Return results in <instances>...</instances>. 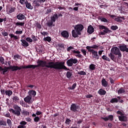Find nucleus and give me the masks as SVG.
I'll return each mask as SVG.
<instances>
[{
  "instance_id": "obj_1",
  "label": "nucleus",
  "mask_w": 128,
  "mask_h": 128,
  "mask_svg": "<svg viewBox=\"0 0 128 128\" xmlns=\"http://www.w3.org/2000/svg\"><path fill=\"white\" fill-rule=\"evenodd\" d=\"M37 65L29 64L27 66H10L8 67H5L3 68L2 74H6V73L8 70H11L12 72H16V70H20L22 68H32L34 70L36 68H38L42 66V68H54L55 70V62H46V61H44L42 60H38L37 62Z\"/></svg>"
},
{
  "instance_id": "obj_2",
  "label": "nucleus",
  "mask_w": 128,
  "mask_h": 128,
  "mask_svg": "<svg viewBox=\"0 0 128 128\" xmlns=\"http://www.w3.org/2000/svg\"><path fill=\"white\" fill-rule=\"evenodd\" d=\"M84 26L82 24L76 25L74 27L75 30H72V36H73V38H78V36H80L82 34L81 32L84 30Z\"/></svg>"
},
{
  "instance_id": "obj_3",
  "label": "nucleus",
  "mask_w": 128,
  "mask_h": 128,
  "mask_svg": "<svg viewBox=\"0 0 128 128\" xmlns=\"http://www.w3.org/2000/svg\"><path fill=\"white\" fill-rule=\"evenodd\" d=\"M114 54H116V56H118V58H122V54L120 53V48L118 47H114L111 49V52L108 54L109 58H111L112 60L114 61L115 56Z\"/></svg>"
},
{
  "instance_id": "obj_4",
  "label": "nucleus",
  "mask_w": 128,
  "mask_h": 128,
  "mask_svg": "<svg viewBox=\"0 0 128 128\" xmlns=\"http://www.w3.org/2000/svg\"><path fill=\"white\" fill-rule=\"evenodd\" d=\"M13 108L15 110L12 108H10L9 112H12L14 114L17 116H20V112H22L20 107L18 105H14Z\"/></svg>"
},
{
  "instance_id": "obj_5",
  "label": "nucleus",
  "mask_w": 128,
  "mask_h": 128,
  "mask_svg": "<svg viewBox=\"0 0 128 128\" xmlns=\"http://www.w3.org/2000/svg\"><path fill=\"white\" fill-rule=\"evenodd\" d=\"M78 63V59L70 58L66 62V64L68 66H72L73 64H76Z\"/></svg>"
},
{
  "instance_id": "obj_6",
  "label": "nucleus",
  "mask_w": 128,
  "mask_h": 128,
  "mask_svg": "<svg viewBox=\"0 0 128 128\" xmlns=\"http://www.w3.org/2000/svg\"><path fill=\"white\" fill-rule=\"evenodd\" d=\"M78 108H80V106H76V104H72L71 105L70 110H72V112H77Z\"/></svg>"
},
{
  "instance_id": "obj_7",
  "label": "nucleus",
  "mask_w": 128,
  "mask_h": 128,
  "mask_svg": "<svg viewBox=\"0 0 128 128\" xmlns=\"http://www.w3.org/2000/svg\"><path fill=\"white\" fill-rule=\"evenodd\" d=\"M90 52H92L93 55V58H96V60H98L100 58V56L98 54V52L95 51L94 50H90Z\"/></svg>"
},
{
  "instance_id": "obj_8",
  "label": "nucleus",
  "mask_w": 128,
  "mask_h": 128,
  "mask_svg": "<svg viewBox=\"0 0 128 128\" xmlns=\"http://www.w3.org/2000/svg\"><path fill=\"white\" fill-rule=\"evenodd\" d=\"M61 36L64 38H68V36H70V34H68V32L66 30H63L61 32Z\"/></svg>"
},
{
  "instance_id": "obj_9",
  "label": "nucleus",
  "mask_w": 128,
  "mask_h": 128,
  "mask_svg": "<svg viewBox=\"0 0 128 128\" xmlns=\"http://www.w3.org/2000/svg\"><path fill=\"white\" fill-rule=\"evenodd\" d=\"M102 120H104L105 122H108V120H110L111 122H112L114 120V116L112 115H109L107 117H102Z\"/></svg>"
},
{
  "instance_id": "obj_10",
  "label": "nucleus",
  "mask_w": 128,
  "mask_h": 128,
  "mask_svg": "<svg viewBox=\"0 0 128 128\" xmlns=\"http://www.w3.org/2000/svg\"><path fill=\"white\" fill-rule=\"evenodd\" d=\"M99 46H98L96 44H94L92 46H87L86 47V48L88 50V52L90 50H98ZM91 48H94V49H91Z\"/></svg>"
},
{
  "instance_id": "obj_11",
  "label": "nucleus",
  "mask_w": 128,
  "mask_h": 128,
  "mask_svg": "<svg viewBox=\"0 0 128 128\" xmlns=\"http://www.w3.org/2000/svg\"><path fill=\"white\" fill-rule=\"evenodd\" d=\"M99 28L100 30H104V32L105 34H108V32H110L108 28H106L105 26H104L102 25L99 26Z\"/></svg>"
},
{
  "instance_id": "obj_12",
  "label": "nucleus",
  "mask_w": 128,
  "mask_h": 128,
  "mask_svg": "<svg viewBox=\"0 0 128 128\" xmlns=\"http://www.w3.org/2000/svg\"><path fill=\"white\" fill-rule=\"evenodd\" d=\"M32 97L30 96H27L26 98H24V102H27V104H32Z\"/></svg>"
},
{
  "instance_id": "obj_13",
  "label": "nucleus",
  "mask_w": 128,
  "mask_h": 128,
  "mask_svg": "<svg viewBox=\"0 0 128 128\" xmlns=\"http://www.w3.org/2000/svg\"><path fill=\"white\" fill-rule=\"evenodd\" d=\"M120 49L121 52H128V48L126 47V45L120 46Z\"/></svg>"
},
{
  "instance_id": "obj_14",
  "label": "nucleus",
  "mask_w": 128,
  "mask_h": 128,
  "mask_svg": "<svg viewBox=\"0 0 128 128\" xmlns=\"http://www.w3.org/2000/svg\"><path fill=\"white\" fill-rule=\"evenodd\" d=\"M58 18V14H54L52 16L50 17L51 22H56V20Z\"/></svg>"
},
{
  "instance_id": "obj_15",
  "label": "nucleus",
  "mask_w": 128,
  "mask_h": 128,
  "mask_svg": "<svg viewBox=\"0 0 128 128\" xmlns=\"http://www.w3.org/2000/svg\"><path fill=\"white\" fill-rule=\"evenodd\" d=\"M87 32L88 34H92L94 32V27L92 26H89L87 30Z\"/></svg>"
},
{
  "instance_id": "obj_16",
  "label": "nucleus",
  "mask_w": 128,
  "mask_h": 128,
  "mask_svg": "<svg viewBox=\"0 0 128 128\" xmlns=\"http://www.w3.org/2000/svg\"><path fill=\"white\" fill-rule=\"evenodd\" d=\"M122 20H125L124 16H117L115 18L114 20L117 22H122Z\"/></svg>"
},
{
  "instance_id": "obj_17",
  "label": "nucleus",
  "mask_w": 128,
  "mask_h": 128,
  "mask_svg": "<svg viewBox=\"0 0 128 128\" xmlns=\"http://www.w3.org/2000/svg\"><path fill=\"white\" fill-rule=\"evenodd\" d=\"M24 4L26 6V8L28 10H32V8H34V7H32V4L28 2V0H26V2H24Z\"/></svg>"
},
{
  "instance_id": "obj_18",
  "label": "nucleus",
  "mask_w": 128,
  "mask_h": 128,
  "mask_svg": "<svg viewBox=\"0 0 128 128\" xmlns=\"http://www.w3.org/2000/svg\"><path fill=\"white\" fill-rule=\"evenodd\" d=\"M28 96H33L34 97L36 96V92L34 90H30L28 92Z\"/></svg>"
},
{
  "instance_id": "obj_19",
  "label": "nucleus",
  "mask_w": 128,
  "mask_h": 128,
  "mask_svg": "<svg viewBox=\"0 0 128 128\" xmlns=\"http://www.w3.org/2000/svg\"><path fill=\"white\" fill-rule=\"evenodd\" d=\"M20 42H22V46H24L25 48H28L30 44L28 43L24 40H21Z\"/></svg>"
},
{
  "instance_id": "obj_20",
  "label": "nucleus",
  "mask_w": 128,
  "mask_h": 128,
  "mask_svg": "<svg viewBox=\"0 0 128 128\" xmlns=\"http://www.w3.org/2000/svg\"><path fill=\"white\" fill-rule=\"evenodd\" d=\"M118 120L120 122H126V116H124V115H122L121 116H118Z\"/></svg>"
},
{
  "instance_id": "obj_21",
  "label": "nucleus",
  "mask_w": 128,
  "mask_h": 128,
  "mask_svg": "<svg viewBox=\"0 0 128 128\" xmlns=\"http://www.w3.org/2000/svg\"><path fill=\"white\" fill-rule=\"evenodd\" d=\"M16 18L18 20H22L26 18V16L23 14H19L17 15Z\"/></svg>"
},
{
  "instance_id": "obj_22",
  "label": "nucleus",
  "mask_w": 128,
  "mask_h": 128,
  "mask_svg": "<svg viewBox=\"0 0 128 128\" xmlns=\"http://www.w3.org/2000/svg\"><path fill=\"white\" fill-rule=\"evenodd\" d=\"M98 92L99 94H100V96H104V94H106V92L102 88L100 89Z\"/></svg>"
},
{
  "instance_id": "obj_23",
  "label": "nucleus",
  "mask_w": 128,
  "mask_h": 128,
  "mask_svg": "<svg viewBox=\"0 0 128 128\" xmlns=\"http://www.w3.org/2000/svg\"><path fill=\"white\" fill-rule=\"evenodd\" d=\"M102 86H104V88H106V86H108V82H106V79H102Z\"/></svg>"
},
{
  "instance_id": "obj_24",
  "label": "nucleus",
  "mask_w": 128,
  "mask_h": 128,
  "mask_svg": "<svg viewBox=\"0 0 128 128\" xmlns=\"http://www.w3.org/2000/svg\"><path fill=\"white\" fill-rule=\"evenodd\" d=\"M16 26H24V22H17L15 24Z\"/></svg>"
},
{
  "instance_id": "obj_25",
  "label": "nucleus",
  "mask_w": 128,
  "mask_h": 128,
  "mask_svg": "<svg viewBox=\"0 0 128 128\" xmlns=\"http://www.w3.org/2000/svg\"><path fill=\"white\" fill-rule=\"evenodd\" d=\"M5 94L6 96H10L12 94V91L10 90H7L5 92Z\"/></svg>"
},
{
  "instance_id": "obj_26",
  "label": "nucleus",
  "mask_w": 128,
  "mask_h": 128,
  "mask_svg": "<svg viewBox=\"0 0 128 128\" xmlns=\"http://www.w3.org/2000/svg\"><path fill=\"white\" fill-rule=\"evenodd\" d=\"M33 4H34L35 6H40V2H38V0H34Z\"/></svg>"
},
{
  "instance_id": "obj_27",
  "label": "nucleus",
  "mask_w": 128,
  "mask_h": 128,
  "mask_svg": "<svg viewBox=\"0 0 128 128\" xmlns=\"http://www.w3.org/2000/svg\"><path fill=\"white\" fill-rule=\"evenodd\" d=\"M118 102V100L116 98H112L110 101V102H111V104H114V102Z\"/></svg>"
},
{
  "instance_id": "obj_28",
  "label": "nucleus",
  "mask_w": 128,
  "mask_h": 128,
  "mask_svg": "<svg viewBox=\"0 0 128 128\" xmlns=\"http://www.w3.org/2000/svg\"><path fill=\"white\" fill-rule=\"evenodd\" d=\"M89 68H90L91 70H96V65H94V64H90Z\"/></svg>"
},
{
  "instance_id": "obj_29",
  "label": "nucleus",
  "mask_w": 128,
  "mask_h": 128,
  "mask_svg": "<svg viewBox=\"0 0 128 128\" xmlns=\"http://www.w3.org/2000/svg\"><path fill=\"white\" fill-rule=\"evenodd\" d=\"M44 40L45 42H52V38L50 36L44 38Z\"/></svg>"
},
{
  "instance_id": "obj_30",
  "label": "nucleus",
  "mask_w": 128,
  "mask_h": 128,
  "mask_svg": "<svg viewBox=\"0 0 128 128\" xmlns=\"http://www.w3.org/2000/svg\"><path fill=\"white\" fill-rule=\"evenodd\" d=\"M66 76L68 78H72V73L70 72H66Z\"/></svg>"
},
{
  "instance_id": "obj_31",
  "label": "nucleus",
  "mask_w": 128,
  "mask_h": 128,
  "mask_svg": "<svg viewBox=\"0 0 128 128\" xmlns=\"http://www.w3.org/2000/svg\"><path fill=\"white\" fill-rule=\"evenodd\" d=\"M10 36L11 38H14L15 40H18V36H14V34H10Z\"/></svg>"
},
{
  "instance_id": "obj_32",
  "label": "nucleus",
  "mask_w": 128,
  "mask_h": 128,
  "mask_svg": "<svg viewBox=\"0 0 128 128\" xmlns=\"http://www.w3.org/2000/svg\"><path fill=\"white\" fill-rule=\"evenodd\" d=\"M0 126H6V122L4 120H0Z\"/></svg>"
},
{
  "instance_id": "obj_33",
  "label": "nucleus",
  "mask_w": 128,
  "mask_h": 128,
  "mask_svg": "<svg viewBox=\"0 0 128 128\" xmlns=\"http://www.w3.org/2000/svg\"><path fill=\"white\" fill-rule=\"evenodd\" d=\"M102 58L104 60H107L108 62H110V58H108L106 56L104 55L103 56H102Z\"/></svg>"
},
{
  "instance_id": "obj_34",
  "label": "nucleus",
  "mask_w": 128,
  "mask_h": 128,
  "mask_svg": "<svg viewBox=\"0 0 128 128\" xmlns=\"http://www.w3.org/2000/svg\"><path fill=\"white\" fill-rule=\"evenodd\" d=\"M47 26L49 27L54 26V22L52 20L47 23Z\"/></svg>"
},
{
  "instance_id": "obj_35",
  "label": "nucleus",
  "mask_w": 128,
  "mask_h": 128,
  "mask_svg": "<svg viewBox=\"0 0 128 128\" xmlns=\"http://www.w3.org/2000/svg\"><path fill=\"white\" fill-rule=\"evenodd\" d=\"M6 122H7L8 126H10V128H12V120L10 119H7Z\"/></svg>"
},
{
  "instance_id": "obj_36",
  "label": "nucleus",
  "mask_w": 128,
  "mask_h": 128,
  "mask_svg": "<svg viewBox=\"0 0 128 128\" xmlns=\"http://www.w3.org/2000/svg\"><path fill=\"white\" fill-rule=\"evenodd\" d=\"M78 74H80V76H86V73L84 72V71H80L78 72Z\"/></svg>"
},
{
  "instance_id": "obj_37",
  "label": "nucleus",
  "mask_w": 128,
  "mask_h": 128,
  "mask_svg": "<svg viewBox=\"0 0 128 128\" xmlns=\"http://www.w3.org/2000/svg\"><path fill=\"white\" fill-rule=\"evenodd\" d=\"M125 90L124 88H121L118 92V94H124L125 92Z\"/></svg>"
},
{
  "instance_id": "obj_38",
  "label": "nucleus",
  "mask_w": 128,
  "mask_h": 128,
  "mask_svg": "<svg viewBox=\"0 0 128 128\" xmlns=\"http://www.w3.org/2000/svg\"><path fill=\"white\" fill-rule=\"evenodd\" d=\"M76 88V83H74L72 84V86L69 87V90H74Z\"/></svg>"
},
{
  "instance_id": "obj_39",
  "label": "nucleus",
  "mask_w": 128,
  "mask_h": 128,
  "mask_svg": "<svg viewBox=\"0 0 128 128\" xmlns=\"http://www.w3.org/2000/svg\"><path fill=\"white\" fill-rule=\"evenodd\" d=\"M110 28L112 30H116L118 28V27L116 26H111Z\"/></svg>"
},
{
  "instance_id": "obj_40",
  "label": "nucleus",
  "mask_w": 128,
  "mask_h": 128,
  "mask_svg": "<svg viewBox=\"0 0 128 128\" xmlns=\"http://www.w3.org/2000/svg\"><path fill=\"white\" fill-rule=\"evenodd\" d=\"M22 114L24 115V116H30V112L26 111V110H24L22 112Z\"/></svg>"
},
{
  "instance_id": "obj_41",
  "label": "nucleus",
  "mask_w": 128,
  "mask_h": 128,
  "mask_svg": "<svg viewBox=\"0 0 128 128\" xmlns=\"http://www.w3.org/2000/svg\"><path fill=\"white\" fill-rule=\"evenodd\" d=\"M14 102H18L20 100V98L18 96H14L12 98Z\"/></svg>"
},
{
  "instance_id": "obj_42",
  "label": "nucleus",
  "mask_w": 128,
  "mask_h": 128,
  "mask_svg": "<svg viewBox=\"0 0 128 128\" xmlns=\"http://www.w3.org/2000/svg\"><path fill=\"white\" fill-rule=\"evenodd\" d=\"M0 62L2 64H4V58L2 56H0Z\"/></svg>"
},
{
  "instance_id": "obj_43",
  "label": "nucleus",
  "mask_w": 128,
  "mask_h": 128,
  "mask_svg": "<svg viewBox=\"0 0 128 128\" xmlns=\"http://www.w3.org/2000/svg\"><path fill=\"white\" fill-rule=\"evenodd\" d=\"M15 10H16V8H12L10 9L8 12L9 14H12V12H14Z\"/></svg>"
},
{
  "instance_id": "obj_44",
  "label": "nucleus",
  "mask_w": 128,
  "mask_h": 128,
  "mask_svg": "<svg viewBox=\"0 0 128 128\" xmlns=\"http://www.w3.org/2000/svg\"><path fill=\"white\" fill-rule=\"evenodd\" d=\"M40 117L36 116L34 118V122H40Z\"/></svg>"
},
{
  "instance_id": "obj_45",
  "label": "nucleus",
  "mask_w": 128,
  "mask_h": 128,
  "mask_svg": "<svg viewBox=\"0 0 128 128\" xmlns=\"http://www.w3.org/2000/svg\"><path fill=\"white\" fill-rule=\"evenodd\" d=\"M100 20L102 22H108V20H106V18H100Z\"/></svg>"
},
{
  "instance_id": "obj_46",
  "label": "nucleus",
  "mask_w": 128,
  "mask_h": 128,
  "mask_svg": "<svg viewBox=\"0 0 128 128\" xmlns=\"http://www.w3.org/2000/svg\"><path fill=\"white\" fill-rule=\"evenodd\" d=\"M26 40V42H32V39L28 37Z\"/></svg>"
},
{
  "instance_id": "obj_47",
  "label": "nucleus",
  "mask_w": 128,
  "mask_h": 128,
  "mask_svg": "<svg viewBox=\"0 0 128 128\" xmlns=\"http://www.w3.org/2000/svg\"><path fill=\"white\" fill-rule=\"evenodd\" d=\"M116 114H120V116H124V112H122L120 111V110H118V111L116 112Z\"/></svg>"
},
{
  "instance_id": "obj_48",
  "label": "nucleus",
  "mask_w": 128,
  "mask_h": 128,
  "mask_svg": "<svg viewBox=\"0 0 128 128\" xmlns=\"http://www.w3.org/2000/svg\"><path fill=\"white\" fill-rule=\"evenodd\" d=\"M28 122H26V121H22L20 122V124L21 126H26Z\"/></svg>"
},
{
  "instance_id": "obj_49",
  "label": "nucleus",
  "mask_w": 128,
  "mask_h": 128,
  "mask_svg": "<svg viewBox=\"0 0 128 128\" xmlns=\"http://www.w3.org/2000/svg\"><path fill=\"white\" fill-rule=\"evenodd\" d=\"M81 52H82L84 56H86V51L84 49H82Z\"/></svg>"
},
{
  "instance_id": "obj_50",
  "label": "nucleus",
  "mask_w": 128,
  "mask_h": 128,
  "mask_svg": "<svg viewBox=\"0 0 128 128\" xmlns=\"http://www.w3.org/2000/svg\"><path fill=\"white\" fill-rule=\"evenodd\" d=\"M94 96H92V94H89L88 95L86 96V98H93Z\"/></svg>"
},
{
  "instance_id": "obj_51",
  "label": "nucleus",
  "mask_w": 128,
  "mask_h": 128,
  "mask_svg": "<svg viewBox=\"0 0 128 128\" xmlns=\"http://www.w3.org/2000/svg\"><path fill=\"white\" fill-rule=\"evenodd\" d=\"M75 56H76V58H82V56L80 53V54H75L74 55Z\"/></svg>"
},
{
  "instance_id": "obj_52",
  "label": "nucleus",
  "mask_w": 128,
  "mask_h": 128,
  "mask_svg": "<svg viewBox=\"0 0 128 128\" xmlns=\"http://www.w3.org/2000/svg\"><path fill=\"white\" fill-rule=\"evenodd\" d=\"M72 53L75 54H80V51H76V50H72Z\"/></svg>"
},
{
  "instance_id": "obj_53",
  "label": "nucleus",
  "mask_w": 128,
  "mask_h": 128,
  "mask_svg": "<svg viewBox=\"0 0 128 128\" xmlns=\"http://www.w3.org/2000/svg\"><path fill=\"white\" fill-rule=\"evenodd\" d=\"M16 34H22V30H17L16 32Z\"/></svg>"
},
{
  "instance_id": "obj_54",
  "label": "nucleus",
  "mask_w": 128,
  "mask_h": 128,
  "mask_svg": "<svg viewBox=\"0 0 128 128\" xmlns=\"http://www.w3.org/2000/svg\"><path fill=\"white\" fill-rule=\"evenodd\" d=\"M71 122L70 120L68 118L66 120L65 123L66 124H70V122Z\"/></svg>"
},
{
  "instance_id": "obj_55",
  "label": "nucleus",
  "mask_w": 128,
  "mask_h": 128,
  "mask_svg": "<svg viewBox=\"0 0 128 128\" xmlns=\"http://www.w3.org/2000/svg\"><path fill=\"white\" fill-rule=\"evenodd\" d=\"M4 116L6 118H10V112H7L6 114H4Z\"/></svg>"
},
{
  "instance_id": "obj_56",
  "label": "nucleus",
  "mask_w": 128,
  "mask_h": 128,
  "mask_svg": "<svg viewBox=\"0 0 128 128\" xmlns=\"http://www.w3.org/2000/svg\"><path fill=\"white\" fill-rule=\"evenodd\" d=\"M32 40H34V42H37L38 38H36V36H32Z\"/></svg>"
},
{
  "instance_id": "obj_57",
  "label": "nucleus",
  "mask_w": 128,
  "mask_h": 128,
  "mask_svg": "<svg viewBox=\"0 0 128 128\" xmlns=\"http://www.w3.org/2000/svg\"><path fill=\"white\" fill-rule=\"evenodd\" d=\"M74 47L70 46H69L68 48H67V52H70V50H74Z\"/></svg>"
},
{
  "instance_id": "obj_58",
  "label": "nucleus",
  "mask_w": 128,
  "mask_h": 128,
  "mask_svg": "<svg viewBox=\"0 0 128 128\" xmlns=\"http://www.w3.org/2000/svg\"><path fill=\"white\" fill-rule=\"evenodd\" d=\"M2 34L4 36H8V34L7 32H2Z\"/></svg>"
},
{
  "instance_id": "obj_59",
  "label": "nucleus",
  "mask_w": 128,
  "mask_h": 128,
  "mask_svg": "<svg viewBox=\"0 0 128 128\" xmlns=\"http://www.w3.org/2000/svg\"><path fill=\"white\" fill-rule=\"evenodd\" d=\"M17 128H26V126L24 125H19Z\"/></svg>"
},
{
  "instance_id": "obj_60",
  "label": "nucleus",
  "mask_w": 128,
  "mask_h": 128,
  "mask_svg": "<svg viewBox=\"0 0 128 128\" xmlns=\"http://www.w3.org/2000/svg\"><path fill=\"white\" fill-rule=\"evenodd\" d=\"M26 121L28 122H32V118H26Z\"/></svg>"
},
{
  "instance_id": "obj_61",
  "label": "nucleus",
  "mask_w": 128,
  "mask_h": 128,
  "mask_svg": "<svg viewBox=\"0 0 128 128\" xmlns=\"http://www.w3.org/2000/svg\"><path fill=\"white\" fill-rule=\"evenodd\" d=\"M42 36H48V32H40Z\"/></svg>"
},
{
  "instance_id": "obj_62",
  "label": "nucleus",
  "mask_w": 128,
  "mask_h": 128,
  "mask_svg": "<svg viewBox=\"0 0 128 128\" xmlns=\"http://www.w3.org/2000/svg\"><path fill=\"white\" fill-rule=\"evenodd\" d=\"M36 27L38 28H42V26L38 23L36 24Z\"/></svg>"
},
{
  "instance_id": "obj_63",
  "label": "nucleus",
  "mask_w": 128,
  "mask_h": 128,
  "mask_svg": "<svg viewBox=\"0 0 128 128\" xmlns=\"http://www.w3.org/2000/svg\"><path fill=\"white\" fill-rule=\"evenodd\" d=\"M58 47L61 48H64V44H58Z\"/></svg>"
},
{
  "instance_id": "obj_64",
  "label": "nucleus",
  "mask_w": 128,
  "mask_h": 128,
  "mask_svg": "<svg viewBox=\"0 0 128 128\" xmlns=\"http://www.w3.org/2000/svg\"><path fill=\"white\" fill-rule=\"evenodd\" d=\"M14 58H20V55L18 54H16L14 56Z\"/></svg>"
}]
</instances>
